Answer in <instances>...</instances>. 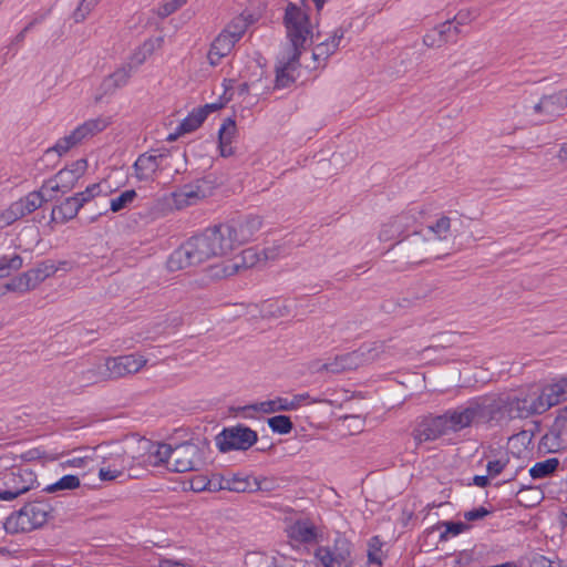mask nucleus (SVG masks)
Here are the masks:
<instances>
[{"instance_id": "1", "label": "nucleus", "mask_w": 567, "mask_h": 567, "mask_svg": "<svg viewBox=\"0 0 567 567\" xmlns=\"http://www.w3.org/2000/svg\"><path fill=\"white\" fill-rule=\"evenodd\" d=\"M285 25L291 48L276 69L275 87L284 89L293 81V72L299 65L301 52L312 42L313 31L308 14L293 3H289L285 13Z\"/></svg>"}, {"instance_id": "2", "label": "nucleus", "mask_w": 567, "mask_h": 567, "mask_svg": "<svg viewBox=\"0 0 567 567\" xmlns=\"http://www.w3.org/2000/svg\"><path fill=\"white\" fill-rule=\"evenodd\" d=\"M227 254L224 237L218 226H214L183 243L169 255L166 266L169 271H179Z\"/></svg>"}, {"instance_id": "3", "label": "nucleus", "mask_w": 567, "mask_h": 567, "mask_svg": "<svg viewBox=\"0 0 567 567\" xmlns=\"http://www.w3.org/2000/svg\"><path fill=\"white\" fill-rule=\"evenodd\" d=\"M501 405L496 400L477 399L467 404L446 411L443 415L446 420L449 432H458L468 426H477L498 420Z\"/></svg>"}, {"instance_id": "4", "label": "nucleus", "mask_w": 567, "mask_h": 567, "mask_svg": "<svg viewBox=\"0 0 567 567\" xmlns=\"http://www.w3.org/2000/svg\"><path fill=\"white\" fill-rule=\"evenodd\" d=\"M501 405L498 420L504 413L508 417H528L533 414H542L548 410V404L543 399L540 386L530 385L518 394L508 396L505 401H497Z\"/></svg>"}, {"instance_id": "5", "label": "nucleus", "mask_w": 567, "mask_h": 567, "mask_svg": "<svg viewBox=\"0 0 567 567\" xmlns=\"http://www.w3.org/2000/svg\"><path fill=\"white\" fill-rule=\"evenodd\" d=\"M52 514V506L45 501H34L11 514L4 522L9 533L30 532L42 527Z\"/></svg>"}, {"instance_id": "6", "label": "nucleus", "mask_w": 567, "mask_h": 567, "mask_svg": "<svg viewBox=\"0 0 567 567\" xmlns=\"http://www.w3.org/2000/svg\"><path fill=\"white\" fill-rule=\"evenodd\" d=\"M262 220L259 216H246L230 223L218 225L224 241L231 252L237 247L251 240L260 230Z\"/></svg>"}, {"instance_id": "7", "label": "nucleus", "mask_w": 567, "mask_h": 567, "mask_svg": "<svg viewBox=\"0 0 567 567\" xmlns=\"http://www.w3.org/2000/svg\"><path fill=\"white\" fill-rule=\"evenodd\" d=\"M208 446L205 443L186 442L173 447L169 470L176 473L199 471L206 463Z\"/></svg>"}, {"instance_id": "8", "label": "nucleus", "mask_w": 567, "mask_h": 567, "mask_svg": "<svg viewBox=\"0 0 567 567\" xmlns=\"http://www.w3.org/2000/svg\"><path fill=\"white\" fill-rule=\"evenodd\" d=\"M37 476L28 467H12L2 477L0 501L10 502L37 486Z\"/></svg>"}, {"instance_id": "9", "label": "nucleus", "mask_w": 567, "mask_h": 567, "mask_svg": "<svg viewBox=\"0 0 567 567\" xmlns=\"http://www.w3.org/2000/svg\"><path fill=\"white\" fill-rule=\"evenodd\" d=\"M351 553V543L338 534L332 543L318 546L315 557L323 567H352Z\"/></svg>"}, {"instance_id": "10", "label": "nucleus", "mask_w": 567, "mask_h": 567, "mask_svg": "<svg viewBox=\"0 0 567 567\" xmlns=\"http://www.w3.org/2000/svg\"><path fill=\"white\" fill-rule=\"evenodd\" d=\"M173 155L167 151H151L141 154L133 165V175L140 182H153L158 172L171 168Z\"/></svg>"}, {"instance_id": "11", "label": "nucleus", "mask_w": 567, "mask_h": 567, "mask_svg": "<svg viewBox=\"0 0 567 567\" xmlns=\"http://www.w3.org/2000/svg\"><path fill=\"white\" fill-rule=\"evenodd\" d=\"M378 354L379 352L375 347L363 346L355 351L334 357L332 360L321 364L317 372L341 373L347 370H353L372 362L378 358Z\"/></svg>"}, {"instance_id": "12", "label": "nucleus", "mask_w": 567, "mask_h": 567, "mask_svg": "<svg viewBox=\"0 0 567 567\" xmlns=\"http://www.w3.org/2000/svg\"><path fill=\"white\" fill-rule=\"evenodd\" d=\"M404 258L412 262H421L427 257H440V248L434 247V239L420 233L406 236L401 243Z\"/></svg>"}, {"instance_id": "13", "label": "nucleus", "mask_w": 567, "mask_h": 567, "mask_svg": "<svg viewBox=\"0 0 567 567\" xmlns=\"http://www.w3.org/2000/svg\"><path fill=\"white\" fill-rule=\"evenodd\" d=\"M257 442V433L243 425L224 429L216 436V445L220 452L233 450H248Z\"/></svg>"}, {"instance_id": "14", "label": "nucleus", "mask_w": 567, "mask_h": 567, "mask_svg": "<svg viewBox=\"0 0 567 567\" xmlns=\"http://www.w3.org/2000/svg\"><path fill=\"white\" fill-rule=\"evenodd\" d=\"M86 168V161L84 158L78 159L70 167L61 169L53 178L47 181L42 185V189L66 193L75 186Z\"/></svg>"}, {"instance_id": "15", "label": "nucleus", "mask_w": 567, "mask_h": 567, "mask_svg": "<svg viewBox=\"0 0 567 567\" xmlns=\"http://www.w3.org/2000/svg\"><path fill=\"white\" fill-rule=\"evenodd\" d=\"M567 107V93L556 92L543 96L539 102L526 110L528 115L536 116L538 122H549Z\"/></svg>"}, {"instance_id": "16", "label": "nucleus", "mask_w": 567, "mask_h": 567, "mask_svg": "<svg viewBox=\"0 0 567 567\" xmlns=\"http://www.w3.org/2000/svg\"><path fill=\"white\" fill-rule=\"evenodd\" d=\"M133 72L132 65H127L126 63L117 66L111 74L102 80L94 95V103H101L105 96L113 95L117 90L127 85Z\"/></svg>"}, {"instance_id": "17", "label": "nucleus", "mask_w": 567, "mask_h": 567, "mask_svg": "<svg viewBox=\"0 0 567 567\" xmlns=\"http://www.w3.org/2000/svg\"><path fill=\"white\" fill-rule=\"evenodd\" d=\"M321 402V400L311 399L308 393L296 394L292 398H276L252 405L255 411L270 414L279 411H293L306 404Z\"/></svg>"}, {"instance_id": "18", "label": "nucleus", "mask_w": 567, "mask_h": 567, "mask_svg": "<svg viewBox=\"0 0 567 567\" xmlns=\"http://www.w3.org/2000/svg\"><path fill=\"white\" fill-rule=\"evenodd\" d=\"M205 196L206 194L202 187V182L197 181L195 184L184 185L178 190L165 195L163 200L169 209H183Z\"/></svg>"}, {"instance_id": "19", "label": "nucleus", "mask_w": 567, "mask_h": 567, "mask_svg": "<svg viewBox=\"0 0 567 567\" xmlns=\"http://www.w3.org/2000/svg\"><path fill=\"white\" fill-rule=\"evenodd\" d=\"M106 360L107 374L111 380L120 379L127 374L138 372L147 362V360L140 354H126L120 357H110Z\"/></svg>"}, {"instance_id": "20", "label": "nucleus", "mask_w": 567, "mask_h": 567, "mask_svg": "<svg viewBox=\"0 0 567 567\" xmlns=\"http://www.w3.org/2000/svg\"><path fill=\"white\" fill-rule=\"evenodd\" d=\"M463 24L460 16H456L453 21L447 20L431 29L423 37V43L430 48H441L443 44L455 41L461 32L458 25Z\"/></svg>"}, {"instance_id": "21", "label": "nucleus", "mask_w": 567, "mask_h": 567, "mask_svg": "<svg viewBox=\"0 0 567 567\" xmlns=\"http://www.w3.org/2000/svg\"><path fill=\"white\" fill-rule=\"evenodd\" d=\"M449 433L444 415L424 419L413 431L416 445L423 442L434 441Z\"/></svg>"}, {"instance_id": "22", "label": "nucleus", "mask_w": 567, "mask_h": 567, "mask_svg": "<svg viewBox=\"0 0 567 567\" xmlns=\"http://www.w3.org/2000/svg\"><path fill=\"white\" fill-rule=\"evenodd\" d=\"M256 254L251 249L243 252L240 258L223 261L221 264L210 266L208 274L212 279H224L236 275L239 269L252 266Z\"/></svg>"}, {"instance_id": "23", "label": "nucleus", "mask_w": 567, "mask_h": 567, "mask_svg": "<svg viewBox=\"0 0 567 567\" xmlns=\"http://www.w3.org/2000/svg\"><path fill=\"white\" fill-rule=\"evenodd\" d=\"M416 223V217L412 213H402L389 221L384 223L379 233L381 241L398 239Z\"/></svg>"}, {"instance_id": "24", "label": "nucleus", "mask_w": 567, "mask_h": 567, "mask_svg": "<svg viewBox=\"0 0 567 567\" xmlns=\"http://www.w3.org/2000/svg\"><path fill=\"white\" fill-rule=\"evenodd\" d=\"M288 536L298 543L312 544L322 539V529L308 518H300L288 528Z\"/></svg>"}, {"instance_id": "25", "label": "nucleus", "mask_w": 567, "mask_h": 567, "mask_svg": "<svg viewBox=\"0 0 567 567\" xmlns=\"http://www.w3.org/2000/svg\"><path fill=\"white\" fill-rule=\"evenodd\" d=\"M297 307L295 300H269L261 303L260 313L264 318H287L296 315Z\"/></svg>"}, {"instance_id": "26", "label": "nucleus", "mask_w": 567, "mask_h": 567, "mask_svg": "<svg viewBox=\"0 0 567 567\" xmlns=\"http://www.w3.org/2000/svg\"><path fill=\"white\" fill-rule=\"evenodd\" d=\"M164 39L162 37L150 38L137 47L128 58L127 65H132L134 71L136 68L145 63V61L158 49L162 48Z\"/></svg>"}, {"instance_id": "27", "label": "nucleus", "mask_w": 567, "mask_h": 567, "mask_svg": "<svg viewBox=\"0 0 567 567\" xmlns=\"http://www.w3.org/2000/svg\"><path fill=\"white\" fill-rule=\"evenodd\" d=\"M110 124V118L104 116L87 120L71 132V138L81 143L83 140L104 131Z\"/></svg>"}, {"instance_id": "28", "label": "nucleus", "mask_w": 567, "mask_h": 567, "mask_svg": "<svg viewBox=\"0 0 567 567\" xmlns=\"http://www.w3.org/2000/svg\"><path fill=\"white\" fill-rule=\"evenodd\" d=\"M235 45L234 40L224 31L214 40L208 52L209 64L218 65L220 60L228 55Z\"/></svg>"}, {"instance_id": "29", "label": "nucleus", "mask_w": 567, "mask_h": 567, "mask_svg": "<svg viewBox=\"0 0 567 567\" xmlns=\"http://www.w3.org/2000/svg\"><path fill=\"white\" fill-rule=\"evenodd\" d=\"M225 486L227 491L236 493H251L262 489L260 482L256 477L241 476L239 474L226 477Z\"/></svg>"}, {"instance_id": "30", "label": "nucleus", "mask_w": 567, "mask_h": 567, "mask_svg": "<svg viewBox=\"0 0 567 567\" xmlns=\"http://www.w3.org/2000/svg\"><path fill=\"white\" fill-rule=\"evenodd\" d=\"M76 200L73 196L65 198L59 206L52 209L51 219L61 224L73 219L81 208V202Z\"/></svg>"}, {"instance_id": "31", "label": "nucleus", "mask_w": 567, "mask_h": 567, "mask_svg": "<svg viewBox=\"0 0 567 567\" xmlns=\"http://www.w3.org/2000/svg\"><path fill=\"white\" fill-rule=\"evenodd\" d=\"M343 38V31L341 29L336 30L330 40L322 41L318 43L313 51L312 58L318 63L324 62L329 55L334 53L340 44L341 39Z\"/></svg>"}, {"instance_id": "32", "label": "nucleus", "mask_w": 567, "mask_h": 567, "mask_svg": "<svg viewBox=\"0 0 567 567\" xmlns=\"http://www.w3.org/2000/svg\"><path fill=\"white\" fill-rule=\"evenodd\" d=\"M542 389L543 399L548 404V409L558 404L560 401L567 399V378H561L559 381L545 385Z\"/></svg>"}, {"instance_id": "33", "label": "nucleus", "mask_w": 567, "mask_h": 567, "mask_svg": "<svg viewBox=\"0 0 567 567\" xmlns=\"http://www.w3.org/2000/svg\"><path fill=\"white\" fill-rule=\"evenodd\" d=\"M148 447V463L157 466L159 464H166L169 470V462L172 461L173 447L165 443H151L145 442Z\"/></svg>"}, {"instance_id": "34", "label": "nucleus", "mask_w": 567, "mask_h": 567, "mask_svg": "<svg viewBox=\"0 0 567 567\" xmlns=\"http://www.w3.org/2000/svg\"><path fill=\"white\" fill-rule=\"evenodd\" d=\"M426 237L434 239V247L443 241H447L451 237V219L446 216L440 217L434 224L426 227Z\"/></svg>"}, {"instance_id": "35", "label": "nucleus", "mask_w": 567, "mask_h": 567, "mask_svg": "<svg viewBox=\"0 0 567 567\" xmlns=\"http://www.w3.org/2000/svg\"><path fill=\"white\" fill-rule=\"evenodd\" d=\"M219 148L223 156L233 154L231 142L236 134V124L231 118H226L219 128Z\"/></svg>"}, {"instance_id": "36", "label": "nucleus", "mask_w": 567, "mask_h": 567, "mask_svg": "<svg viewBox=\"0 0 567 567\" xmlns=\"http://www.w3.org/2000/svg\"><path fill=\"white\" fill-rule=\"evenodd\" d=\"M44 192L47 190L42 188L40 190L31 192L25 197L20 198L19 200L16 202L23 217L25 215L33 213L39 207H41L44 202L50 199L45 198Z\"/></svg>"}, {"instance_id": "37", "label": "nucleus", "mask_w": 567, "mask_h": 567, "mask_svg": "<svg viewBox=\"0 0 567 567\" xmlns=\"http://www.w3.org/2000/svg\"><path fill=\"white\" fill-rule=\"evenodd\" d=\"M217 109L216 104H207L205 107L189 114L181 124L179 130L183 133L195 131L202 125L207 114Z\"/></svg>"}, {"instance_id": "38", "label": "nucleus", "mask_w": 567, "mask_h": 567, "mask_svg": "<svg viewBox=\"0 0 567 567\" xmlns=\"http://www.w3.org/2000/svg\"><path fill=\"white\" fill-rule=\"evenodd\" d=\"M107 372H109L107 363L105 360L104 362H97V363L93 364L91 368L84 370L81 375H82V380L86 384H95V383L111 380Z\"/></svg>"}, {"instance_id": "39", "label": "nucleus", "mask_w": 567, "mask_h": 567, "mask_svg": "<svg viewBox=\"0 0 567 567\" xmlns=\"http://www.w3.org/2000/svg\"><path fill=\"white\" fill-rule=\"evenodd\" d=\"M23 266V259L17 252L4 254L0 256V278L10 276Z\"/></svg>"}, {"instance_id": "40", "label": "nucleus", "mask_w": 567, "mask_h": 567, "mask_svg": "<svg viewBox=\"0 0 567 567\" xmlns=\"http://www.w3.org/2000/svg\"><path fill=\"white\" fill-rule=\"evenodd\" d=\"M550 433L559 441L558 445L567 444V405L559 410Z\"/></svg>"}, {"instance_id": "41", "label": "nucleus", "mask_w": 567, "mask_h": 567, "mask_svg": "<svg viewBox=\"0 0 567 567\" xmlns=\"http://www.w3.org/2000/svg\"><path fill=\"white\" fill-rule=\"evenodd\" d=\"M559 465L558 458L551 457L542 462H537L530 470L529 474L533 478H545L553 474Z\"/></svg>"}, {"instance_id": "42", "label": "nucleus", "mask_w": 567, "mask_h": 567, "mask_svg": "<svg viewBox=\"0 0 567 567\" xmlns=\"http://www.w3.org/2000/svg\"><path fill=\"white\" fill-rule=\"evenodd\" d=\"M80 486V478L75 475H64L59 481L44 487L47 493H56L60 491H72Z\"/></svg>"}, {"instance_id": "43", "label": "nucleus", "mask_w": 567, "mask_h": 567, "mask_svg": "<svg viewBox=\"0 0 567 567\" xmlns=\"http://www.w3.org/2000/svg\"><path fill=\"white\" fill-rule=\"evenodd\" d=\"M137 194L134 189H127L121 193L118 196L111 198L110 209L113 213H118L127 208L136 198Z\"/></svg>"}, {"instance_id": "44", "label": "nucleus", "mask_w": 567, "mask_h": 567, "mask_svg": "<svg viewBox=\"0 0 567 567\" xmlns=\"http://www.w3.org/2000/svg\"><path fill=\"white\" fill-rule=\"evenodd\" d=\"M23 215L18 206V204L14 202L12 203L7 209H4L0 214V229H3L10 225H12L18 219L22 218Z\"/></svg>"}, {"instance_id": "45", "label": "nucleus", "mask_w": 567, "mask_h": 567, "mask_svg": "<svg viewBox=\"0 0 567 567\" xmlns=\"http://www.w3.org/2000/svg\"><path fill=\"white\" fill-rule=\"evenodd\" d=\"M269 427L279 434H288L292 430V422L287 415H276L268 419Z\"/></svg>"}, {"instance_id": "46", "label": "nucleus", "mask_w": 567, "mask_h": 567, "mask_svg": "<svg viewBox=\"0 0 567 567\" xmlns=\"http://www.w3.org/2000/svg\"><path fill=\"white\" fill-rule=\"evenodd\" d=\"M247 29V21L243 17L235 18L224 30L225 33H228L231 40L236 43L240 40Z\"/></svg>"}, {"instance_id": "47", "label": "nucleus", "mask_w": 567, "mask_h": 567, "mask_svg": "<svg viewBox=\"0 0 567 567\" xmlns=\"http://www.w3.org/2000/svg\"><path fill=\"white\" fill-rule=\"evenodd\" d=\"M485 457L488 458L486 470L489 477H495L498 474H501L509 462L507 453H504L503 455L495 460H491V455L487 454H485Z\"/></svg>"}, {"instance_id": "48", "label": "nucleus", "mask_w": 567, "mask_h": 567, "mask_svg": "<svg viewBox=\"0 0 567 567\" xmlns=\"http://www.w3.org/2000/svg\"><path fill=\"white\" fill-rule=\"evenodd\" d=\"M382 543L379 537H372L369 542L368 559L377 566L382 565Z\"/></svg>"}, {"instance_id": "49", "label": "nucleus", "mask_w": 567, "mask_h": 567, "mask_svg": "<svg viewBox=\"0 0 567 567\" xmlns=\"http://www.w3.org/2000/svg\"><path fill=\"white\" fill-rule=\"evenodd\" d=\"M188 0H165L157 8V16L162 19L171 16L175 11H177L181 7H183Z\"/></svg>"}, {"instance_id": "50", "label": "nucleus", "mask_w": 567, "mask_h": 567, "mask_svg": "<svg viewBox=\"0 0 567 567\" xmlns=\"http://www.w3.org/2000/svg\"><path fill=\"white\" fill-rule=\"evenodd\" d=\"M130 463V460L124 455L123 452H116L115 454H113L112 457L105 460L103 462V465L110 466L111 468H116L124 474Z\"/></svg>"}, {"instance_id": "51", "label": "nucleus", "mask_w": 567, "mask_h": 567, "mask_svg": "<svg viewBox=\"0 0 567 567\" xmlns=\"http://www.w3.org/2000/svg\"><path fill=\"white\" fill-rule=\"evenodd\" d=\"M102 184H93L86 187L85 190L76 193L73 197L76 198V202H81V207L90 199L102 193Z\"/></svg>"}, {"instance_id": "52", "label": "nucleus", "mask_w": 567, "mask_h": 567, "mask_svg": "<svg viewBox=\"0 0 567 567\" xmlns=\"http://www.w3.org/2000/svg\"><path fill=\"white\" fill-rule=\"evenodd\" d=\"M440 527H445V530L442 532L441 535H440V539L441 540H446L449 534H452L454 536L458 535V534H461L462 532H464L467 528V525L462 523V522H457V523L444 522L440 526H437V528H440Z\"/></svg>"}, {"instance_id": "53", "label": "nucleus", "mask_w": 567, "mask_h": 567, "mask_svg": "<svg viewBox=\"0 0 567 567\" xmlns=\"http://www.w3.org/2000/svg\"><path fill=\"white\" fill-rule=\"evenodd\" d=\"M32 269L40 284L56 272V267L52 262H42Z\"/></svg>"}, {"instance_id": "54", "label": "nucleus", "mask_w": 567, "mask_h": 567, "mask_svg": "<svg viewBox=\"0 0 567 567\" xmlns=\"http://www.w3.org/2000/svg\"><path fill=\"white\" fill-rule=\"evenodd\" d=\"M96 4L93 0H82L73 13L75 22L83 21Z\"/></svg>"}, {"instance_id": "55", "label": "nucleus", "mask_w": 567, "mask_h": 567, "mask_svg": "<svg viewBox=\"0 0 567 567\" xmlns=\"http://www.w3.org/2000/svg\"><path fill=\"white\" fill-rule=\"evenodd\" d=\"M258 69V80L256 81H245V82H241L237 85V93L239 96H244V95H247L250 91V89H254L255 91H257V94H259V90L260 87H258V83L261 81V75H262V70L257 68Z\"/></svg>"}, {"instance_id": "56", "label": "nucleus", "mask_w": 567, "mask_h": 567, "mask_svg": "<svg viewBox=\"0 0 567 567\" xmlns=\"http://www.w3.org/2000/svg\"><path fill=\"white\" fill-rule=\"evenodd\" d=\"M4 288L9 291L27 292L29 289L25 286L22 275L12 278L4 285Z\"/></svg>"}, {"instance_id": "57", "label": "nucleus", "mask_w": 567, "mask_h": 567, "mask_svg": "<svg viewBox=\"0 0 567 567\" xmlns=\"http://www.w3.org/2000/svg\"><path fill=\"white\" fill-rule=\"evenodd\" d=\"M76 144H79L78 142H75V140L71 138V133L66 136H64L63 138L59 140L56 142V144L54 145L53 150L58 153V154H63V153H66L71 147L75 146Z\"/></svg>"}, {"instance_id": "58", "label": "nucleus", "mask_w": 567, "mask_h": 567, "mask_svg": "<svg viewBox=\"0 0 567 567\" xmlns=\"http://www.w3.org/2000/svg\"><path fill=\"white\" fill-rule=\"evenodd\" d=\"M124 474L121 473L116 468H111L110 466L102 465L99 470V477L101 481H114Z\"/></svg>"}, {"instance_id": "59", "label": "nucleus", "mask_w": 567, "mask_h": 567, "mask_svg": "<svg viewBox=\"0 0 567 567\" xmlns=\"http://www.w3.org/2000/svg\"><path fill=\"white\" fill-rule=\"evenodd\" d=\"M225 478L226 477L212 478V480L207 481V483H205V485L198 486L197 489L198 491L207 489L210 492L226 489Z\"/></svg>"}, {"instance_id": "60", "label": "nucleus", "mask_w": 567, "mask_h": 567, "mask_svg": "<svg viewBox=\"0 0 567 567\" xmlns=\"http://www.w3.org/2000/svg\"><path fill=\"white\" fill-rule=\"evenodd\" d=\"M488 511L485 508V507H477V508H474V509H471V511H467L464 513V518L466 520H477V519H482L484 518L485 516L488 515Z\"/></svg>"}, {"instance_id": "61", "label": "nucleus", "mask_w": 567, "mask_h": 567, "mask_svg": "<svg viewBox=\"0 0 567 567\" xmlns=\"http://www.w3.org/2000/svg\"><path fill=\"white\" fill-rule=\"evenodd\" d=\"M91 462L89 456H76L72 458H68L62 463L63 466L70 467H85Z\"/></svg>"}, {"instance_id": "62", "label": "nucleus", "mask_w": 567, "mask_h": 567, "mask_svg": "<svg viewBox=\"0 0 567 567\" xmlns=\"http://www.w3.org/2000/svg\"><path fill=\"white\" fill-rule=\"evenodd\" d=\"M21 275H22V277L24 279V282H25V286H27V288L29 290H32V289L37 288L40 285V282H39L35 274H34L33 269H30V270H28V271H25V272H23Z\"/></svg>"}, {"instance_id": "63", "label": "nucleus", "mask_w": 567, "mask_h": 567, "mask_svg": "<svg viewBox=\"0 0 567 567\" xmlns=\"http://www.w3.org/2000/svg\"><path fill=\"white\" fill-rule=\"evenodd\" d=\"M158 567H194L184 560L159 559Z\"/></svg>"}, {"instance_id": "64", "label": "nucleus", "mask_w": 567, "mask_h": 567, "mask_svg": "<svg viewBox=\"0 0 567 567\" xmlns=\"http://www.w3.org/2000/svg\"><path fill=\"white\" fill-rule=\"evenodd\" d=\"M530 567H555V563L545 556H537L533 558Z\"/></svg>"}]
</instances>
